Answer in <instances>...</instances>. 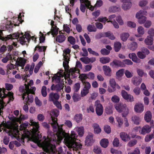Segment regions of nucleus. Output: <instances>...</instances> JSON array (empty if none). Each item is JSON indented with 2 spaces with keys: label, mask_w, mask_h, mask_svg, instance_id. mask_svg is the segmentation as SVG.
I'll use <instances>...</instances> for the list:
<instances>
[{
  "label": "nucleus",
  "mask_w": 154,
  "mask_h": 154,
  "mask_svg": "<svg viewBox=\"0 0 154 154\" xmlns=\"http://www.w3.org/2000/svg\"><path fill=\"white\" fill-rule=\"evenodd\" d=\"M110 59L109 57H102L100 58V62L103 64H106L109 63Z\"/></svg>",
  "instance_id": "nucleus-33"
},
{
  "label": "nucleus",
  "mask_w": 154,
  "mask_h": 154,
  "mask_svg": "<svg viewBox=\"0 0 154 154\" xmlns=\"http://www.w3.org/2000/svg\"><path fill=\"white\" fill-rule=\"evenodd\" d=\"M60 98V96L57 93L52 92L49 94V100L53 102L55 100H58Z\"/></svg>",
  "instance_id": "nucleus-13"
},
{
  "label": "nucleus",
  "mask_w": 154,
  "mask_h": 154,
  "mask_svg": "<svg viewBox=\"0 0 154 154\" xmlns=\"http://www.w3.org/2000/svg\"><path fill=\"white\" fill-rule=\"evenodd\" d=\"M128 57L129 58L132 59L133 61L135 63H139L140 61V60L137 57L136 54L134 53L129 54Z\"/></svg>",
  "instance_id": "nucleus-20"
},
{
  "label": "nucleus",
  "mask_w": 154,
  "mask_h": 154,
  "mask_svg": "<svg viewBox=\"0 0 154 154\" xmlns=\"http://www.w3.org/2000/svg\"><path fill=\"white\" fill-rule=\"evenodd\" d=\"M92 127L94 129V133L98 134L101 132V130L98 124H94L93 125Z\"/></svg>",
  "instance_id": "nucleus-24"
},
{
  "label": "nucleus",
  "mask_w": 154,
  "mask_h": 154,
  "mask_svg": "<svg viewBox=\"0 0 154 154\" xmlns=\"http://www.w3.org/2000/svg\"><path fill=\"white\" fill-rule=\"evenodd\" d=\"M124 69H123L119 70L116 72V76L119 77L122 76L124 74Z\"/></svg>",
  "instance_id": "nucleus-62"
},
{
  "label": "nucleus",
  "mask_w": 154,
  "mask_h": 154,
  "mask_svg": "<svg viewBox=\"0 0 154 154\" xmlns=\"http://www.w3.org/2000/svg\"><path fill=\"white\" fill-rule=\"evenodd\" d=\"M142 81V79L139 76L134 77L131 80V81L133 84L136 86L139 85L141 82Z\"/></svg>",
  "instance_id": "nucleus-17"
},
{
  "label": "nucleus",
  "mask_w": 154,
  "mask_h": 154,
  "mask_svg": "<svg viewBox=\"0 0 154 154\" xmlns=\"http://www.w3.org/2000/svg\"><path fill=\"white\" fill-rule=\"evenodd\" d=\"M115 108L119 112H122V116L123 117H125V122L124 125L125 127H128L129 126V123L127 118H126L128 113V110L125 104H120L115 105Z\"/></svg>",
  "instance_id": "nucleus-3"
},
{
  "label": "nucleus",
  "mask_w": 154,
  "mask_h": 154,
  "mask_svg": "<svg viewBox=\"0 0 154 154\" xmlns=\"http://www.w3.org/2000/svg\"><path fill=\"white\" fill-rule=\"evenodd\" d=\"M80 88V83H77L75 84L74 85V88H73L74 90V92H78L79 91Z\"/></svg>",
  "instance_id": "nucleus-61"
},
{
  "label": "nucleus",
  "mask_w": 154,
  "mask_h": 154,
  "mask_svg": "<svg viewBox=\"0 0 154 154\" xmlns=\"http://www.w3.org/2000/svg\"><path fill=\"white\" fill-rule=\"evenodd\" d=\"M135 111L137 112H142L144 110L143 104L142 103L137 104L134 106Z\"/></svg>",
  "instance_id": "nucleus-18"
},
{
  "label": "nucleus",
  "mask_w": 154,
  "mask_h": 154,
  "mask_svg": "<svg viewBox=\"0 0 154 154\" xmlns=\"http://www.w3.org/2000/svg\"><path fill=\"white\" fill-rule=\"evenodd\" d=\"M28 118V116L27 115L25 116L21 114L19 118H17V121L18 122H20L21 121L24 120L25 119H27Z\"/></svg>",
  "instance_id": "nucleus-56"
},
{
  "label": "nucleus",
  "mask_w": 154,
  "mask_h": 154,
  "mask_svg": "<svg viewBox=\"0 0 154 154\" xmlns=\"http://www.w3.org/2000/svg\"><path fill=\"white\" fill-rule=\"evenodd\" d=\"M25 37L24 36H22L20 37V41L24 43L27 42L29 43L31 37L30 35L28 33H25Z\"/></svg>",
  "instance_id": "nucleus-14"
},
{
  "label": "nucleus",
  "mask_w": 154,
  "mask_h": 154,
  "mask_svg": "<svg viewBox=\"0 0 154 154\" xmlns=\"http://www.w3.org/2000/svg\"><path fill=\"white\" fill-rule=\"evenodd\" d=\"M29 85H28L25 86V89L24 90V93L23 94L22 98L23 100H24L25 98V96L26 95V94H34L35 91L36 90V88L35 87H31L29 88Z\"/></svg>",
  "instance_id": "nucleus-6"
},
{
  "label": "nucleus",
  "mask_w": 154,
  "mask_h": 154,
  "mask_svg": "<svg viewBox=\"0 0 154 154\" xmlns=\"http://www.w3.org/2000/svg\"><path fill=\"white\" fill-rule=\"evenodd\" d=\"M103 37H108L111 40H113L115 39V37L112 33L108 31L104 33L103 32Z\"/></svg>",
  "instance_id": "nucleus-28"
},
{
  "label": "nucleus",
  "mask_w": 154,
  "mask_h": 154,
  "mask_svg": "<svg viewBox=\"0 0 154 154\" xmlns=\"http://www.w3.org/2000/svg\"><path fill=\"white\" fill-rule=\"evenodd\" d=\"M122 97L128 101L132 102L134 100L133 97L131 94H128L125 90H122L121 92Z\"/></svg>",
  "instance_id": "nucleus-9"
},
{
  "label": "nucleus",
  "mask_w": 154,
  "mask_h": 154,
  "mask_svg": "<svg viewBox=\"0 0 154 154\" xmlns=\"http://www.w3.org/2000/svg\"><path fill=\"white\" fill-rule=\"evenodd\" d=\"M138 57L141 59H143L146 57V55L142 51H138L137 53Z\"/></svg>",
  "instance_id": "nucleus-57"
},
{
  "label": "nucleus",
  "mask_w": 154,
  "mask_h": 154,
  "mask_svg": "<svg viewBox=\"0 0 154 154\" xmlns=\"http://www.w3.org/2000/svg\"><path fill=\"white\" fill-rule=\"evenodd\" d=\"M6 89L5 88H0V97L4 98L7 96L9 97V101L13 100L14 99L13 94L11 92H9L7 94L5 93Z\"/></svg>",
  "instance_id": "nucleus-5"
},
{
  "label": "nucleus",
  "mask_w": 154,
  "mask_h": 154,
  "mask_svg": "<svg viewBox=\"0 0 154 154\" xmlns=\"http://www.w3.org/2000/svg\"><path fill=\"white\" fill-rule=\"evenodd\" d=\"M89 90L83 88L81 91V95L82 97L86 96L88 93Z\"/></svg>",
  "instance_id": "nucleus-64"
},
{
  "label": "nucleus",
  "mask_w": 154,
  "mask_h": 154,
  "mask_svg": "<svg viewBox=\"0 0 154 154\" xmlns=\"http://www.w3.org/2000/svg\"><path fill=\"white\" fill-rule=\"evenodd\" d=\"M94 141V140L93 138V135L90 133L89 134L86 138L85 141V145L87 146L92 145Z\"/></svg>",
  "instance_id": "nucleus-8"
},
{
  "label": "nucleus",
  "mask_w": 154,
  "mask_h": 154,
  "mask_svg": "<svg viewBox=\"0 0 154 154\" xmlns=\"http://www.w3.org/2000/svg\"><path fill=\"white\" fill-rule=\"evenodd\" d=\"M54 84H53L51 86V89L52 90H56L57 92H59L63 89V85L62 84H58L54 86V88L53 87Z\"/></svg>",
  "instance_id": "nucleus-22"
},
{
  "label": "nucleus",
  "mask_w": 154,
  "mask_h": 154,
  "mask_svg": "<svg viewBox=\"0 0 154 154\" xmlns=\"http://www.w3.org/2000/svg\"><path fill=\"white\" fill-rule=\"evenodd\" d=\"M20 35L19 33H14L12 35H10L8 36V39H14V38H17L19 37Z\"/></svg>",
  "instance_id": "nucleus-38"
},
{
  "label": "nucleus",
  "mask_w": 154,
  "mask_h": 154,
  "mask_svg": "<svg viewBox=\"0 0 154 154\" xmlns=\"http://www.w3.org/2000/svg\"><path fill=\"white\" fill-rule=\"evenodd\" d=\"M52 80L53 81H55L56 82L59 83L60 82L61 80V78L60 76L56 75H55L54 77H52Z\"/></svg>",
  "instance_id": "nucleus-60"
},
{
  "label": "nucleus",
  "mask_w": 154,
  "mask_h": 154,
  "mask_svg": "<svg viewBox=\"0 0 154 154\" xmlns=\"http://www.w3.org/2000/svg\"><path fill=\"white\" fill-rule=\"evenodd\" d=\"M88 7L87 5L85 4L84 3L83 4H81L80 6V10L82 12L84 13L85 11V9Z\"/></svg>",
  "instance_id": "nucleus-59"
},
{
  "label": "nucleus",
  "mask_w": 154,
  "mask_h": 154,
  "mask_svg": "<svg viewBox=\"0 0 154 154\" xmlns=\"http://www.w3.org/2000/svg\"><path fill=\"white\" fill-rule=\"evenodd\" d=\"M104 130L105 132L107 134L110 133L111 131L110 126L107 125H105L104 126Z\"/></svg>",
  "instance_id": "nucleus-51"
},
{
  "label": "nucleus",
  "mask_w": 154,
  "mask_h": 154,
  "mask_svg": "<svg viewBox=\"0 0 154 154\" xmlns=\"http://www.w3.org/2000/svg\"><path fill=\"white\" fill-rule=\"evenodd\" d=\"M74 119L76 122L79 123L82 119V115L81 114H76L75 116Z\"/></svg>",
  "instance_id": "nucleus-36"
},
{
  "label": "nucleus",
  "mask_w": 154,
  "mask_h": 154,
  "mask_svg": "<svg viewBox=\"0 0 154 154\" xmlns=\"http://www.w3.org/2000/svg\"><path fill=\"white\" fill-rule=\"evenodd\" d=\"M137 143V141L136 140H133L130 141L128 144V146L129 147H132L135 145Z\"/></svg>",
  "instance_id": "nucleus-45"
},
{
  "label": "nucleus",
  "mask_w": 154,
  "mask_h": 154,
  "mask_svg": "<svg viewBox=\"0 0 154 154\" xmlns=\"http://www.w3.org/2000/svg\"><path fill=\"white\" fill-rule=\"evenodd\" d=\"M109 83L111 86L112 88H116L118 89H120V86L117 84L116 83L115 79H111L109 81Z\"/></svg>",
  "instance_id": "nucleus-21"
},
{
  "label": "nucleus",
  "mask_w": 154,
  "mask_h": 154,
  "mask_svg": "<svg viewBox=\"0 0 154 154\" xmlns=\"http://www.w3.org/2000/svg\"><path fill=\"white\" fill-rule=\"evenodd\" d=\"M87 112L88 113L92 112H94V110L92 104H90L89 106L87 108Z\"/></svg>",
  "instance_id": "nucleus-53"
},
{
  "label": "nucleus",
  "mask_w": 154,
  "mask_h": 154,
  "mask_svg": "<svg viewBox=\"0 0 154 154\" xmlns=\"http://www.w3.org/2000/svg\"><path fill=\"white\" fill-rule=\"evenodd\" d=\"M12 59V55L9 53L6 57L2 59V61L3 63H7L9 60H11Z\"/></svg>",
  "instance_id": "nucleus-37"
},
{
  "label": "nucleus",
  "mask_w": 154,
  "mask_h": 154,
  "mask_svg": "<svg viewBox=\"0 0 154 154\" xmlns=\"http://www.w3.org/2000/svg\"><path fill=\"white\" fill-rule=\"evenodd\" d=\"M120 136L122 140L124 141H128L131 139L130 136L126 133L122 132L120 133Z\"/></svg>",
  "instance_id": "nucleus-16"
},
{
  "label": "nucleus",
  "mask_w": 154,
  "mask_h": 154,
  "mask_svg": "<svg viewBox=\"0 0 154 154\" xmlns=\"http://www.w3.org/2000/svg\"><path fill=\"white\" fill-rule=\"evenodd\" d=\"M81 95L77 93H74L72 96V99L74 102H77L80 100L81 99Z\"/></svg>",
  "instance_id": "nucleus-26"
},
{
  "label": "nucleus",
  "mask_w": 154,
  "mask_h": 154,
  "mask_svg": "<svg viewBox=\"0 0 154 154\" xmlns=\"http://www.w3.org/2000/svg\"><path fill=\"white\" fill-rule=\"evenodd\" d=\"M82 83L84 86V88L89 90L91 87V85L90 83L87 82H85Z\"/></svg>",
  "instance_id": "nucleus-58"
},
{
  "label": "nucleus",
  "mask_w": 154,
  "mask_h": 154,
  "mask_svg": "<svg viewBox=\"0 0 154 154\" xmlns=\"http://www.w3.org/2000/svg\"><path fill=\"white\" fill-rule=\"evenodd\" d=\"M80 60L86 64L89 63L90 62V58L88 57H81Z\"/></svg>",
  "instance_id": "nucleus-39"
},
{
  "label": "nucleus",
  "mask_w": 154,
  "mask_h": 154,
  "mask_svg": "<svg viewBox=\"0 0 154 154\" xmlns=\"http://www.w3.org/2000/svg\"><path fill=\"white\" fill-rule=\"evenodd\" d=\"M87 29L89 32H96L97 29L94 26H93L91 25H89L87 27Z\"/></svg>",
  "instance_id": "nucleus-46"
},
{
  "label": "nucleus",
  "mask_w": 154,
  "mask_h": 154,
  "mask_svg": "<svg viewBox=\"0 0 154 154\" xmlns=\"http://www.w3.org/2000/svg\"><path fill=\"white\" fill-rule=\"evenodd\" d=\"M151 131V127H150L149 125H145L142 129L141 133L144 135L146 133L150 132Z\"/></svg>",
  "instance_id": "nucleus-23"
},
{
  "label": "nucleus",
  "mask_w": 154,
  "mask_h": 154,
  "mask_svg": "<svg viewBox=\"0 0 154 154\" xmlns=\"http://www.w3.org/2000/svg\"><path fill=\"white\" fill-rule=\"evenodd\" d=\"M109 143V142L108 140L105 138L102 139L100 142L101 146L104 148H106L107 147Z\"/></svg>",
  "instance_id": "nucleus-25"
},
{
  "label": "nucleus",
  "mask_w": 154,
  "mask_h": 154,
  "mask_svg": "<svg viewBox=\"0 0 154 154\" xmlns=\"http://www.w3.org/2000/svg\"><path fill=\"white\" fill-rule=\"evenodd\" d=\"M50 115L51 116V118L53 122L52 123H51V126L53 128L54 132H57L56 134H57V133L59 130V128H61L63 131L64 132H65V131L62 128V125L61 126H59L57 122V117L59 115V111L57 109H54L51 112Z\"/></svg>",
  "instance_id": "nucleus-2"
},
{
  "label": "nucleus",
  "mask_w": 154,
  "mask_h": 154,
  "mask_svg": "<svg viewBox=\"0 0 154 154\" xmlns=\"http://www.w3.org/2000/svg\"><path fill=\"white\" fill-rule=\"evenodd\" d=\"M153 38L152 36H148L145 40L146 44L147 45H152L153 44Z\"/></svg>",
  "instance_id": "nucleus-30"
},
{
  "label": "nucleus",
  "mask_w": 154,
  "mask_h": 154,
  "mask_svg": "<svg viewBox=\"0 0 154 154\" xmlns=\"http://www.w3.org/2000/svg\"><path fill=\"white\" fill-rule=\"evenodd\" d=\"M84 132V128L83 127H79L78 129V133L80 137H82L83 136Z\"/></svg>",
  "instance_id": "nucleus-43"
},
{
  "label": "nucleus",
  "mask_w": 154,
  "mask_h": 154,
  "mask_svg": "<svg viewBox=\"0 0 154 154\" xmlns=\"http://www.w3.org/2000/svg\"><path fill=\"white\" fill-rule=\"evenodd\" d=\"M31 125L32 126V129L33 135L32 139L33 141L37 143L38 145L42 147L44 151L50 154H63L62 147H60L59 150L57 151L56 148V146L59 144L61 141L64 138V141L69 150L73 151L74 154L80 153V150L82 145L80 143L77 142L78 135L74 131H71L70 135L69 134L64 132L61 128H59L57 134L54 135V138L51 139L48 137L46 138L45 136L43 138L45 139L44 141H42L40 140L42 136L39 134V125L38 122H32Z\"/></svg>",
  "instance_id": "nucleus-1"
},
{
  "label": "nucleus",
  "mask_w": 154,
  "mask_h": 154,
  "mask_svg": "<svg viewBox=\"0 0 154 154\" xmlns=\"http://www.w3.org/2000/svg\"><path fill=\"white\" fill-rule=\"evenodd\" d=\"M120 8L119 6H110L109 8L108 11L110 12H115L119 11Z\"/></svg>",
  "instance_id": "nucleus-29"
},
{
  "label": "nucleus",
  "mask_w": 154,
  "mask_h": 154,
  "mask_svg": "<svg viewBox=\"0 0 154 154\" xmlns=\"http://www.w3.org/2000/svg\"><path fill=\"white\" fill-rule=\"evenodd\" d=\"M123 65V63L121 61L116 59L114 60L110 63V65L113 68L121 67Z\"/></svg>",
  "instance_id": "nucleus-12"
},
{
  "label": "nucleus",
  "mask_w": 154,
  "mask_h": 154,
  "mask_svg": "<svg viewBox=\"0 0 154 154\" xmlns=\"http://www.w3.org/2000/svg\"><path fill=\"white\" fill-rule=\"evenodd\" d=\"M152 114L150 111H147L144 116V119L147 122H150L152 118Z\"/></svg>",
  "instance_id": "nucleus-27"
},
{
  "label": "nucleus",
  "mask_w": 154,
  "mask_h": 154,
  "mask_svg": "<svg viewBox=\"0 0 154 154\" xmlns=\"http://www.w3.org/2000/svg\"><path fill=\"white\" fill-rule=\"evenodd\" d=\"M70 52L71 50L69 48H67L66 49L63 51V57H64V56H66L70 57Z\"/></svg>",
  "instance_id": "nucleus-55"
},
{
  "label": "nucleus",
  "mask_w": 154,
  "mask_h": 154,
  "mask_svg": "<svg viewBox=\"0 0 154 154\" xmlns=\"http://www.w3.org/2000/svg\"><path fill=\"white\" fill-rule=\"evenodd\" d=\"M54 104L60 109H62V107L60 103V101L59 102L58 100H55L53 102Z\"/></svg>",
  "instance_id": "nucleus-44"
},
{
  "label": "nucleus",
  "mask_w": 154,
  "mask_h": 154,
  "mask_svg": "<svg viewBox=\"0 0 154 154\" xmlns=\"http://www.w3.org/2000/svg\"><path fill=\"white\" fill-rule=\"evenodd\" d=\"M132 121L134 124L136 125H138L139 124L140 120V118L136 116H133L132 118Z\"/></svg>",
  "instance_id": "nucleus-34"
},
{
  "label": "nucleus",
  "mask_w": 154,
  "mask_h": 154,
  "mask_svg": "<svg viewBox=\"0 0 154 154\" xmlns=\"http://www.w3.org/2000/svg\"><path fill=\"white\" fill-rule=\"evenodd\" d=\"M137 31L139 35H135V36L137 37H139L144 33V29L142 26H140L138 27Z\"/></svg>",
  "instance_id": "nucleus-32"
},
{
  "label": "nucleus",
  "mask_w": 154,
  "mask_h": 154,
  "mask_svg": "<svg viewBox=\"0 0 154 154\" xmlns=\"http://www.w3.org/2000/svg\"><path fill=\"white\" fill-rule=\"evenodd\" d=\"M79 77L81 79L82 82H85V80L88 79L87 74H82L80 75Z\"/></svg>",
  "instance_id": "nucleus-40"
},
{
  "label": "nucleus",
  "mask_w": 154,
  "mask_h": 154,
  "mask_svg": "<svg viewBox=\"0 0 154 154\" xmlns=\"http://www.w3.org/2000/svg\"><path fill=\"white\" fill-rule=\"evenodd\" d=\"M64 61L63 63V66L64 69L66 70H68L69 69V61L70 57L67 56H64L63 57Z\"/></svg>",
  "instance_id": "nucleus-19"
},
{
  "label": "nucleus",
  "mask_w": 154,
  "mask_h": 154,
  "mask_svg": "<svg viewBox=\"0 0 154 154\" xmlns=\"http://www.w3.org/2000/svg\"><path fill=\"white\" fill-rule=\"evenodd\" d=\"M68 41L72 45H74L75 42V40L74 37L69 36L68 38Z\"/></svg>",
  "instance_id": "nucleus-50"
},
{
  "label": "nucleus",
  "mask_w": 154,
  "mask_h": 154,
  "mask_svg": "<svg viewBox=\"0 0 154 154\" xmlns=\"http://www.w3.org/2000/svg\"><path fill=\"white\" fill-rule=\"evenodd\" d=\"M60 35H57L56 38V41L57 42L62 43L66 39V36L63 35L62 31H59Z\"/></svg>",
  "instance_id": "nucleus-11"
},
{
  "label": "nucleus",
  "mask_w": 154,
  "mask_h": 154,
  "mask_svg": "<svg viewBox=\"0 0 154 154\" xmlns=\"http://www.w3.org/2000/svg\"><path fill=\"white\" fill-rule=\"evenodd\" d=\"M36 48H38V50L39 52H42V51H45L46 49V47L45 46H41L39 45L36 46Z\"/></svg>",
  "instance_id": "nucleus-63"
},
{
  "label": "nucleus",
  "mask_w": 154,
  "mask_h": 154,
  "mask_svg": "<svg viewBox=\"0 0 154 154\" xmlns=\"http://www.w3.org/2000/svg\"><path fill=\"white\" fill-rule=\"evenodd\" d=\"M129 36V35L128 33H123L121 35L120 37L121 40L123 42H125Z\"/></svg>",
  "instance_id": "nucleus-35"
},
{
  "label": "nucleus",
  "mask_w": 154,
  "mask_h": 154,
  "mask_svg": "<svg viewBox=\"0 0 154 154\" xmlns=\"http://www.w3.org/2000/svg\"><path fill=\"white\" fill-rule=\"evenodd\" d=\"M137 72L139 75L140 77H142L143 75L146 77L147 76V74L145 73L141 69H138L137 70Z\"/></svg>",
  "instance_id": "nucleus-41"
},
{
  "label": "nucleus",
  "mask_w": 154,
  "mask_h": 154,
  "mask_svg": "<svg viewBox=\"0 0 154 154\" xmlns=\"http://www.w3.org/2000/svg\"><path fill=\"white\" fill-rule=\"evenodd\" d=\"M106 112L108 115L112 113V107L111 106H108L106 108Z\"/></svg>",
  "instance_id": "nucleus-48"
},
{
  "label": "nucleus",
  "mask_w": 154,
  "mask_h": 154,
  "mask_svg": "<svg viewBox=\"0 0 154 154\" xmlns=\"http://www.w3.org/2000/svg\"><path fill=\"white\" fill-rule=\"evenodd\" d=\"M122 47L121 44L119 42H116L114 44V49L116 52H118Z\"/></svg>",
  "instance_id": "nucleus-31"
},
{
  "label": "nucleus",
  "mask_w": 154,
  "mask_h": 154,
  "mask_svg": "<svg viewBox=\"0 0 154 154\" xmlns=\"http://www.w3.org/2000/svg\"><path fill=\"white\" fill-rule=\"evenodd\" d=\"M121 1L123 3L122 8L125 10L129 9L132 6L131 0H121Z\"/></svg>",
  "instance_id": "nucleus-10"
},
{
  "label": "nucleus",
  "mask_w": 154,
  "mask_h": 154,
  "mask_svg": "<svg viewBox=\"0 0 154 154\" xmlns=\"http://www.w3.org/2000/svg\"><path fill=\"white\" fill-rule=\"evenodd\" d=\"M137 47V44L135 42H133L131 45L130 49L132 51H135Z\"/></svg>",
  "instance_id": "nucleus-49"
},
{
  "label": "nucleus",
  "mask_w": 154,
  "mask_h": 154,
  "mask_svg": "<svg viewBox=\"0 0 154 154\" xmlns=\"http://www.w3.org/2000/svg\"><path fill=\"white\" fill-rule=\"evenodd\" d=\"M59 29L57 26L53 27L51 29L52 35H56L58 34V30Z\"/></svg>",
  "instance_id": "nucleus-52"
},
{
  "label": "nucleus",
  "mask_w": 154,
  "mask_h": 154,
  "mask_svg": "<svg viewBox=\"0 0 154 154\" xmlns=\"http://www.w3.org/2000/svg\"><path fill=\"white\" fill-rule=\"evenodd\" d=\"M46 89V87L45 86H43L42 88L41 93L42 96L44 97H46L47 96Z\"/></svg>",
  "instance_id": "nucleus-54"
},
{
  "label": "nucleus",
  "mask_w": 154,
  "mask_h": 154,
  "mask_svg": "<svg viewBox=\"0 0 154 154\" xmlns=\"http://www.w3.org/2000/svg\"><path fill=\"white\" fill-rule=\"evenodd\" d=\"M95 106L96 113L97 115H102L103 113V107L99 100H97L95 102Z\"/></svg>",
  "instance_id": "nucleus-7"
},
{
  "label": "nucleus",
  "mask_w": 154,
  "mask_h": 154,
  "mask_svg": "<svg viewBox=\"0 0 154 154\" xmlns=\"http://www.w3.org/2000/svg\"><path fill=\"white\" fill-rule=\"evenodd\" d=\"M15 64V66L17 67V68H18L19 66H20L23 69L25 65V62L23 61H21L20 62L16 61Z\"/></svg>",
  "instance_id": "nucleus-42"
},
{
  "label": "nucleus",
  "mask_w": 154,
  "mask_h": 154,
  "mask_svg": "<svg viewBox=\"0 0 154 154\" xmlns=\"http://www.w3.org/2000/svg\"><path fill=\"white\" fill-rule=\"evenodd\" d=\"M147 14V12L144 10H140L136 14V17L138 19V22L140 24H143L146 21V18L143 15H146Z\"/></svg>",
  "instance_id": "nucleus-4"
},
{
  "label": "nucleus",
  "mask_w": 154,
  "mask_h": 154,
  "mask_svg": "<svg viewBox=\"0 0 154 154\" xmlns=\"http://www.w3.org/2000/svg\"><path fill=\"white\" fill-rule=\"evenodd\" d=\"M103 69L104 72V74L107 76H110L112 75V70L109 66H104Z\"/></svg>",
  "instance_id": "nucleus-15"
},
{
  "label": "nucleus",
  "mask_w": 154,
  "mask_h": 154,
  "mask_svg": "<svg viewBox=\"0 0 154 154\" xmlns=\"http://www.w3.org/2000/svg\"><path fill=\"white\" fill-rule=\"evenodd\" d=\"M93 151L96 154H98L101 152V150L100 147L97 146H95L93 149Z\"/></svg>",
  "instance_id": "nucleus-47"
}]
</instances>
